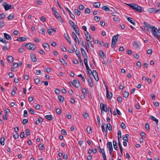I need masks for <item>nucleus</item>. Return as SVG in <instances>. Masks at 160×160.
<instances>
[{
  "label": "nucleus",
  "mask_w": 160,
  "mask_h": 160,
  "mask_svg": "<svg viewBox=\"0 0 160 160\" xmlns=\"http://www.w3.org/2000/svg\"><path fill=\"white\" fill-rule=\"evenodd\" d=\"M151 32L156 38H158L160 35V33L159 30L154 26H152V27Z\"/></svg>",
  "instance_id": "nucleus-1"
},
{
  "label": "nucleus",
  "mask_w": 160,
  "mask_h": 160,
  "mask_svg": "<svg viewBox=\"0 0 160 160\" xmlns=\"http://www.w3.org/2000/svg\"><path fill=\"white\" fill-rule=\"evenodd\" d=\"M23 46L26 47L28 49L34 50L36 48L35 45L32 43H29L26 44H23Z\"/></svg>",
  "instance_id": "nucleus-2"
},
{
  "label": "nucleus",
  "mask_w": 160,
  "mask_h": 160,
  "mask_svg": "<svg viewBox=\"0 0 160 160\" xmlns=\"http://www.w3.org/2000/svg\"><path fill=\"white\" fill-rule=\"evenodd\" d=\"M100 107L101 111L102 114V111H103L106 112H107V108L105 104H104L103 103H102L100 104Z\"/></svg>",
  "instance_id": "nucleus-3"
},
{
  "label": "nucleus",
  "mask_w": 160,
  "mask_h": 160,
  "mask_svg": "<svg viewBox=\"0 0 160 160\" xmlns=\"http://www.w3.org/2000/svg\"><path fill=\"white\" fill-rule=\"evenodd\" d=\"M106 91L107 92V98L109 97L110 99H111L112 97V92H109L108 90V87L107 85L105 86Z\"/></svg>",
  "instance_id": "nucleus-4"
},
{
  "label": "nucleus",
  "mask_w": 160,
  "mask_h": 160,
  "mask_svg": "<svg viewBox=\"0 0 160 160\" xmlns=\"http://www.w3.org/2000/svg\"><path fill=\"white\" fill-rule=\"evenodd\" d=\"M92 74L95 79L96 81H98L99 80V78L97 72L95 70H93Z\"/></svg>",
  "instance_id": "nucleus-5"
},
{
  "label": "nucleus",
  "mask_w": 160,
  "mask_h": 160,
  "mask_svg": "<svg viewBox=\"0 0 160 160\" xmlns=\"http://www.w3.org/2000/svg\"><path fill=\"white\" fill-rule=\"evenodd\" d=\"M2 6L5 9L6 11H8L11 8L12 6L11 5L8 4L7 3H5L2 5Z\"/></svg>",
  "instance_id": "nucleus-6"
},
{
  "label": "nucleus",
  "mask_w": 160,
  "mask_h": 160,
  "mask_svg": "<svg viewBox=\"0 0 160 160\" xmlns=\"http://www.w3.org/2000/svg\"><path fill=\"white\" fill-rule=\"evenodd\" d=\"M134 10L139 12H141L142 11L141 7L137 4L135 5V7Z\"/></svg>",
  "instance_id": "nucleus-7"
},
{
  "label": "nucleus",
  "mask_w": 160,
  "mask_h": 160,
  "mask_svg": "<svg viewBox=\"0 0 160 160\" xmlns=\"http://www.w3.org/2000/svg\"><path fill=\"white\" fill-rule=\"evenodd\" d=\"M88 80L89 85L90 87H92L93 85L92 82V78L90 76H88Z\"/></svg>",
  "instance_id": "nucleus-8"
},
{
  "label": "nucleus",
  "mask_w": 160,
  "mask_h": 160,
  "mask_svg": "<svg viewBox=\"0 0 160 160\" xmlns=\"http://www.w3.org/2000/svg\"><path fill=\"white\" fill-rule=\"evenodd\" d=\"M64 38L67 40V41L68 42L69 44L71 45V41L70 40V38L68 36L67 33H65L64 35Z\"/></svg>",
  "instance_id": "nucleus-9"
},
{
  "label": "nucleus",
  "mask_w": 160,
  "mask_h": 160,
  "mask_svg": "<svg viewBox=\"0 0 160 160\" xmlns=\"http://www.w3.org/2000/svg\"><path fill=\"white\" fill-rule=\"evenodd\" d=\"M73 83H74L75 87L77 88H78L80 85L79 82L75 79L73 80Z\"/></svg>",
  "instance_id": "nucleus-10"
},
{
  "label": "nucleus",
  "mask_w": 160,
  "mask_h": 160,
  "mask_svg": "<svg viewBox=\"0 0 160 160\" xmlns=\"http://www.w3.org/2000/svg\"><path fill=\"white\" fill-rule=\"evenodd\" d=\"M30 56L32 61L33 62H36L37 59L35 55L32 53H31Z\"/></svg>",
  "instance_id": "nucleus-11"
},
{
  "label": "nucleus",
  "mask_w": 160,
  "mask_h": 160,
  "mask_svg": "<svg viewBox=\"0 0 160 160\" xmlns=\"http://www.w3.org/2000/svg\"><path fill=\"white\" fill-rule=\"evenodd\" d=\"M147 11L150 13H152V12H157L159 11H160V9L156 10L155 8H151L148 9Z\"/></svg>",
  "instance_id": "nucleus-12"
},
{
  "label": "nucleus",
  "mask_w": 160,
  "mask_h": 160,
  "mask_svg": "<svg viewBox=\"0 0 160 160\" xmlns=\"http://www.w3.org/2000/svg\"><path fill=\"white\" fill-rule=\"evenodd\" d=\"M85 34L86 38V39L87 42L89 41V39H88V38H89V39H91L92 38L90 36V34L89 33V32H85Z\"/></svg>",
  "instance_id": "nucleus-13"
},
{
  "label": "nucleus",
  "mask_w": 160,
  "mask_h": 160,
  "mask_svg": "<svg viewBox=\"0 0 160 160\" xmlns=\"http://www.w3.org/2000/svg\"><path fill=\"white\" fill-rule=\"evenodd\" d=\"M143 24H144V27H146L147 29H151L152 26L148 22H144Z\"/></svg>",
  "instance_id": "nucleus-14"
},
{
  "label": "nucleus",
  "mask_w": 160,
  "mask_h": 160,
  "mask_svg": "<svg viewBox=\"0 0 160 160\" xmlns=\"http://www.w3.org/2000/svg\"><path fill=\"white\" fill-rule=\"evenodd\" d=\"M119 35L118 34L113 36L112 39V41L117 42L118 40V37Z\"/></svg>",
  "instance_id": "nucleus-15"
},
{
  "label": "nucleus",
  "mask_w": 160,
  "mask_h": 160,
  "mask_svg": "<svg viewBox=\"0 0 160 160\" xmlns=\"http://www.w3.org/2000/svg\"><path fill=\"white\" fill-rule=\"evenodd\" d=\"M67 11L68 12V13L70 14L71 18L73 19H75V16L71 12L69 9L67 7L65 8Z\"/></svg>",
  "instance_id": "nucleus-16"
},
{
  "label": "nucleus",
  "mask_w": 160,
  "mask_h": 160,
  "mask_svg": "<svg viewBox=\"0 0 160 160\" xmlns=\"http://www.w3.org/2000/svg\"><path fill=\"white\" fill-rule=\"evenodd\" d=\"M4 35L5 38L6 39L9 40L12 39V37L11 35L6 33H4Z\"/></svg>",
  "instance_id": "nucleus-17"
},
{
  "label": "nucleus",
  "mask_w": 160,
  "mask_h": 160,
  "mask_svg": "<svg viewBox=\"0 0 160 160\" xmlns=\"http://www.w3.org/2000/svg\"><path fill=\"white\" fill-rule=\"evenodd\" d=\"M69 23L70 24V25L72 27L73 29L75 28H76L77 27L75 25L74 22L73 21H72L71 20H70L69 21Z\"/></svg>",
  "instance_id": "nucleus-18"
},
{
  "label": "nucleus",
  "mask_w": 160,
  "mask_h": 160,
  "mask_svg": "<svg viewBox=\"0 0 160 160\" xmlns=\"http://www.w3.org/2000/svg\"><path fill=\"white\" fill-rule=\"evenodd\" d=\"M132 45L135 48H137L139 47V45L138 42L136 41H134L133 42Z\"/></svg>",
  "instance_id": "nucleus-19"
},
{
  "label": "nucleus",
  "mask_w": 160,
  "mask_h": 160,
  "mask_svg": "<svg viewBox=\"0 0 160 160\" xmlns=\"http://www.w3.org/2000/svg\"><path fill=\"white\" fill-rule=\"evenodd\" d=\"M107 146L109 149V150L113 149L112 144L111 142H108Z\"/></svg>",
  "instance_id": "nucleus-20"
},
{
  "label": "nucleus",
  "mask_w": 160,
  "mask_h": 160,
  "mask_svg": "<svg viewBox=\"0 0 160 160\" xmlns=\"http://www.w3.org/2000/svg\"><path fill=\"white\" fill-rule=\"evenodd\" d=\"M7 60L10 63H12L13 61V58L11 56H8Z\"/></svg>",
  "instance_id": "nucleus-21"
},
{
  "label": "nucleus",
  "mask_w": 160,
  "mask_h": 160,
  "mask_svg": "<svg viewBox=\"0 0 160 160\" xmlns=\"http://www.w3.org/2000/svg\"><path fill=\"white\" fill-rule=\"evenodd\" d=\"M150 119L153 120V121H155L157 124H158V119H156L154 117L152 116H150Z\"/></svg>",
  "instance_id": "nucleus-22"
},
{
  "label": "nucleus",
  "mask_w": 160,
  "mask_h": 160,
  "mask_svg": "<svg viewBox=\"0 0 160 160\" xmlns=\"http://www.w3.org/2000/svg\"><path fill=\"white\" fill-rule=\"evenodd\" d=\"M81 44L83 46V47L85 48V49L87 50V51L88 52V51L87 49V45L86 42L83 41H82Z\"/></svg>",
  "instance_id": "nucleus-23"
},
{
  "label": "nucleus",
  "mask_w": 160,
  "mask_h": 160,
  "mask_svg": "<svg viewBox=\"0 0 160 160\" xmlns=\"http://www.w3.org/2000/svg\"><path fill=\"white\" fill-rule=\"evenodd\" d=\"M58 98L60 102L62 103L63 102L64 98L61 95H58Z\"/></svg>",
  "instance_id": "nucleus-24"
},
{
  "label": "nucleus",
  "mask_w": 160,
  "mask_h": 160,
  "mask_svg": "<svg viewBox=\"0 0 160 160\" xmlns=\"http://www.w3.org/2000/svg\"><path fill=\"white\" fill-rule=\"evenodd\" d=\"M127 20L129 22H130L132 24L134 25H135V23L132 20V18L130 17H128L127 18Z\"/></svg>",
  "instance_id": "nucleus-25"
},
{
  "label": "nucleus",
  "mask_w": 160,
  "mask_h": 160,
  "mask_svg": "<svg viewBox=\"0 0 160 160\" xmlns=\"http://www.w3.org/2000/svg\"><path fill=\"white\" fill-rule=\"evenodd\" d=\"M99 54L102 58H105V54L102 51H99Z\"/></svg>",
  "instance_id": "nucleus-26"
},
{
  "label": "nucleus",
  "mask_w": 160,
  "mask_h": 160,
  "mask_svg": "<svg viewBox=\"0 0 160 160\" xmlns=\"http://www.w3.org/2000/svg\"><path fill=\"white\" fill-rule=\"evenodd\" d=\"M45 117L46 119L49 120H51L53 118L51 115H47L45 116Z\"/></svg>",
  "instance_id": "nucleus-27"
},
{
  "label": "nucleus",
  "mask_w": 160,
  "mask_h": 160,
  "mask_svg": "<svg viewBox=\"0 0 160 160\" xmlns=\"http://www.w3.org/2000/svg\"><path fill=\"white\" fill-rule=\"evenodd\" d=\"M113 143L114 149L117 151L118 150V147L117 146V143L116 141L115 140H113Z\"/></svg>",
  "instance_id": "nucleus-28"
},
{
  "label": "nucleus",
  "mask_w": 160,
  "mask_h": 160,
  "mask_svg": "<svg viewBox=\"0 0 160 160\" xmlns=\"http://www.w3.org/2000/svg\"><path fill=\"white\" fill-rule=\"evenodd\" d=\"M100 5V3L99 2H96L94 3L93 6L96 8H98Z\"/></svg>",
  "instance_id": "nucleus-29"
},
{
  "label": "nucleus",
  "mask_w": 160,
  "mask_h": 160,
  "mask_svg": "<svg viewBox=\"0 0 160 160\" xmlns=\"http://www.w3.org/2000/svg\"><path fill=\"white\" fill-rule=\"evenodd\" d=\"M92 41H89L88 42H87V44L90 47V48L91 50L93 48V46L92 44Z\"/></svg>",
  "instance_id": "nucleus-30"
},
{
  "label": "nucleus",
  "mask_w": 160,
  "mask_h": 160,
  "mask_svg": "<svg viewBox=\"0 0 160 160\" xmlns=\"http://www.w3.org/2000/svg\"><path fill=\"white\" fill-rule=\"evenodd\" d=\"M60 61L62 64L64 65H66L67 64L66 61L63 58L60 59Z\"/></svg>",
  "instance_id": "nucleus-31"
},
{
  "label": "nucleus",
  "mask_w": 160,
  "mask_h": 160,
  "mask_svg": "<svg viewBox=\"0 0 160 160\" xmlns=\"http://www.w3.org/2000/svg\"><path fill=\"white\" fill-rule=\"evenodd\" d=\"M129 95V92L126 91H125L123 94V96L125 98H127Z\"/></svg>",
  "instance_id": "nucleus-32"
},
{
  "label": "nucleus",
  "mask_w": 160,
  "mask_h": 160,
  "mask_svg": "<svg viewBox=\"0 0 160 160\" xmlns=\"http://www.w3.org/2000/svg\"><path fill=\"white\" fill-rule=\"evenodd\" d=\"M81 53L82 56L84 58H88L87 55L85 50L84 51H82V52Z\"/></svg>",
  "instance_id": "nucleus-33"
},
{
  "label": "nucleus",
  "mask_w": 160,
  "mask_h": 160,
  "mask_svg": "<svg viewBox=\"0 0 160 160\" xmlns=\"http://www.w3.org/2000/svg\"><path fill=\"white\" fill-rule=\"evenodd\" d=\"M102 8L103 10H105L106 11H108L110 10V9L108 7L106 6H103Z\"/></svg>",
  "instance_id": "nucleus-34"
},
{
  "label": "nucleus",
  "mask_w": 160,
  "mask_h": 160,
  "mask_svg": "<svg viewBox=\"0 0 160 160\" xmlns=\"http://www.w3.org/2000/svg\"><path fill=\"white\" fill-rule=\"evenodd\" d=\"M102 130L103 132H106V133H107L108 130L107 129V128L104 127V125H102Z\"/></svg>",
  "instance_id": "nucleus-35"
},
{
  "label": "nucleus",
  "mask_w": 160,
  "mask_h": 160,
  "mask_svg": "<svg viewBox=\"0 0 160 160\" xmlns=\"http://www.w3.org/2000/svg\"><path fill=\"white\" fill-rule=\"evenodd\" d=\"M4 140L5 139L4 137H2L1 138L0 142L2 145H4Z\"/></svg>",
  "instance_id": "nucleus-36"
},
{
  "label": "nucleus",
  "mask_w": 160,
  "mask_h": 160,
  "mask_svg": "<svg viewBox=\"0 0 160 160\" xmlns=\"http://www.w3.org/2000/svg\"><path fill=\"white\" fill-rule=\"evenodd\" d=\"M108 128L109 131H112V128L111 125L109 123H108Z\"/></svg>",
  "instance_id": "nucleus-37"
},
{
  "label": "nucleus",
  "mask_w": 160,
  "mask_h": 160,
  "mask_svg": "<svg viewBox=\"0 0 160 160\" xmlns=\"http://www.w3.org/2000/svg\"><path fill=\"white\" fill-rule=\"evenodd\" d=\"M42 46L44 48H46L47 49H49V45L48 43H44L42 44Z\"/></svg>",
  "instance_id": "nucleus-38"
},
{
  "label": "nucleus",
  "mask_w": 160,
  "mask_h": 160,
  "mask_svg": "<svg viewBox=\"0 0 160 160\" xmlns=\"http://www.w3.org/2000/svg\"><path fill=\"white\" fill-rule=\"evenodd\" d=\"M75 30L76 33L79 36L80 35L79 31L78 28L77 27L76 28L74 29Z\"/></svg>",
  "instance_id": "nucleus-39"
},
{
  "label": "nucleus",
  "mask_w": 160,
  "mask_h": 160,
  "mask_svg": "<svg viewBox=\"0 0 160 160\" xmlns=\"http://www.w3.org/2000/svg\"><path fill=\"white\" fill-rule=\"evenodd\" d=\"M128 6H129L131 8H132L133 9H134L135 7V5L134 4H133L132 3V4H126Z\"/></svg>",
  "instance_id": "nucleus-40"
},
{
  "label": "nucleus",
  "mask_w": 160,
  "mask_h": 160,
  "mask_svg": "<svg viewBox=\"0 0 160 160\" xmlns=\"http://www.w3.org/2000/svg\"><path fill=\"white\" fill-rule=\"evenodd\" d=\"M87 58H85L83 60V62L86 67H87V66H88V63Z\"/></svg>",
  "instance_id": "nucleus-41"
},
{
  "label": "nucleus",
  "mask_w": 160,
  "mask_h": 160,
  "mask_svg": "<svg viewBox=\"0 0 160 160\" xmlns=\"http://www.w3.org/2000/svg\"><path fill=\"white\" fill-rule=\"evenodd\" d=\"M87 130L88 133L90 134L92 132L91 129L90 127H88L87 128Z\"/></svg>",
  "instance_id": "nucleus-42"
},
{
  "label": "nucleus",
  "mask_w": 160,
  "mask_h": 160,
  "mask_svg": "<svg viewBox=\"0 0 160 160\" xmlns=\"http://www.w3.org/2000/svg\"><path fill=\"white\" fill-rule=\"evenodd\" d=\"M44 145L43 144H40L39 145L38 148L40 150H42L43 149Z\"/></svg>",
  "instance_id": "nucleus-43"
},
{
  "label": "nucleus",
  "mask_w": 160,
  "mask_h": 160,
  "mask_svg": "<svg viewBox=\"0 0 160 160\" xmlns=\"http://www.w3.org/2000/svg\"><path fill=\"white\" fill-rule=\"evenodd\" d=\"M75 53H76L77 57H78V58L80 57V52L78 50L76 49L75 50Z\"/></svg>",
  "instance_id": "nucleus-44"
},
{
  "label": "nucleus",
  "mask_w": 160,
  "mask_h": 160,
  "mask_svg": "<svg viewBox=\"0 0 160 160\" xmlns=\"http://www.w3.org/2000/svg\"><path fill=\"white\" fill-rule=\"evenodd\" d=\"M56 112L58 114H60L61 113V109L59 108H56Z\"/></svg>",
  "instance_id": "nucleus-45"
},
{
  "label": "nucleus",
  "mask_w": 160,
  "mask_h": 160,
  "mask_svg": "<svg viewBox=\"0 0 160 160\" xmlns=\"http://www.w3.org/2000/svg\"><path fill=\"white\" fill-rule=\"evenodd\" d=\"M56 18L60 22H63V19L60 16H58V17H57Z\"/></svg>",
  "instance_id": "nucleus-46"
},
{
  "label": "nucleus",
  "mask_w": 160,
  "mask_h": 160,
  "mask_svg": "<svg viewBox=\"0 0 160 160\" xmlns=\"http://www.w3.org/2000/svg\"><path fill=\"white\" fill-rule=\"evenodd\" d=\"M75 13L77 14L78 15H79L80 14V12L78 9H75L74 10Z\"/></svg>",
  "instance_id": "nucleus-47"
},
{
  "label": "nucleus",
  "mask_w": 160,
  "mask_h": 160,
  "mask_svg": "<svg viewBox=\"0 0 160 160\" xmlns=\"http://www.w3.org/2000/svg\"><path fill=\"white\" fill-rule=\"evenodd\" d=\"M72 37L74 39H75V38H77V37L76 35V34L74 32H72Z\"/></svg>",
  "instance_id": "nucleus-48"
},
{
  "label": "nucleus",
  "mask_w": 160,
  "mask_h": 160,
  "mask_svg": "<svg viewBox=\"0 0 160 160\" xmlns=\"http://www.w3.org/2000/svg\"><path fill=\"white\" fill-rule=\"evenodd\" d=\"M117 42H116L114 41H112L111 43V47L112 48H114L115 45H116Z\"/></svg>",
  "instance_id": "nucleus-49"
},
{
  "label": "nucleus",
  "mask_w": 160,
  "mask_h": 160,
  "mask_svg": "<svg viewBox=\"0 0 160 160\" xmlns=\"http://www.w3.org/2000/svg\"><path fill=\"white\" fill-rule=\"evenodd\" d=\"M145 128L147 130H149V124L148 123H146V124Z\"/></svg>",
  "instance_id": "nucleus-50"
},
{
  "label": "nucleus",
  "mask_w": 160,
  "mask_h": 160,
  "mask_svg": "<svg viewBox=\"0 0 160 160\" xmlns=\"http://www.w3.org/2000/svg\"><path fill=\"white\" fill-rule=\"evenodd\" d=\"M121 128L123 129H125L126 128V126L125 125L123 122H121Z\"/></svg>",
  "instance_id": "nucleus-51"
},
{
  "label": "nucleus",
  "mask_w": 160,
  "mask_h": 160,
  "mask_svg": "<svg viewBox=\"0 0 160 160\" xmlns=\"http://www.w3.org/2000/svg\"><path fill=\"white\" fill-rule=\"evenodd\" d=\"M14 15L12 14H10L8 17V19H11L13 18Z\"/></svg>",
  "instance_id": "nucleus-52"
},
{
  "label": "nucleus",
  "mask_w": 160,
  "mask_h": 160,
  "mask_svg": "<svg viewBox=\"0 0 160 160\" xmlns=\"http://www.w3.org/2000/svg\"><path fill=\"white\" fill-rule=\"evenodd\" d=\"M60 48L61 50L64 52H65L67 51L66 48L64 47L61 46L60 47Z\"/></svg>",
  "instance_id": "nucleus-53"
},
{
  "label": "nucleus",
  "mask_w": 160,
  "mask_h": 160,
  "mask_svg": "<svg viewBox=\"0 0 160 160\" xmlns=\"http://www.w3.org/2000/svg\"><path fill=\"white\" fill-rule=\"evenodd\" d=\"M28 122V120L27 119H24L22 122V123L23 124H26Z\"/></svg>",
  "instance_id": "nucleus-54"
},
{
  "label": "nucleus",
  "mask_w": 160,
  "mask_h": 160,
  "mask_svg": "<svg viewBox=\"0 0 160 160\" xmlns=\"http://www.w3.org/2000/svg\"><path fill=\"white\" fill-rule=\"evenodd\" d=\"M28 116V114L27 111L26 110H25L24 111L23 116L24 117H27Z\"/></svg>",
  "instance_id": "nucleus-55"
},
{
  "label": "nucleus",
  "mask_w": 160,
  "mask_h": 160,
  "mask_svg": "<svg viewBox=\"0 0 160 160\" xmlns=\"http://www.w3.org/2000/svg\"><path fill=\"white\" fill-rule=\"evenodd\" d=\"M34 81L36 83L38 84L40 83V80L39 78H37L35 79Z\"/></svg>",
  "instance_id": "nucleus-56"
},
{
  "label": "nucleus",
  "mask_w": 160,
  "mask_h": 160,
  "mask_svg": "<svg viewBox=\"0 0 160 160\" xmlns=\"http://www.w3.org/2000/svg\"><path fill=\"white\" fill-rule=\"evenodd\" d=\"M13 137L15 139H17L18 138L19 135L17 133H16L14 134Z\"/></svg>",
  "instance_id": "nucleus-57"
},
{
  "label": "nucleus",
  "mask_w": 160,
  "mask_h": 160,
  "mask_svg": "<svg viewBox=\"0 0 160 160\" xmlns=\"http://www.w3.org/2000/svg\"><path fill=\"white\" fill-rule=\"evenodd\" d=\"M90 28L92 31H94L95 30V28L94 26L92 24L90 25Z\"/></svg>",
  "instance_id": "nucleus-58"
},
{
  "label": "nucleus",
  "mask_w": 160,
  "mask_h": 160,
  "mask_svg": "<svg viewBox=\"0 0 160 160\" xmlns=\"http://www.w3.org/2000/svg\"><path fill=\"white\" fill-rule=\"evenodd\" d=\"M61 131H62L61 132L62 134L64 135H67V132L64 129H62Z\"/></svg>",
  "instance_id": "nucleus-59"
},
{
  "label": "nucleus",
  "mask_w": 160,
  "mask_h": 160,
  "mask_svg": "<svg viewBox=\"0 0 160 160\" xmlns=\"http://www.w3.org/2000/svg\"><path fill=\"white\" fill-rule=\"evenodd\" d=\"M90 9L89 8H87L86 9L85 12L86 13H89L90 12Z\"/></svg>",
  "instance_id": "nucleus-60"
},
{
  "label": "nucleus",
  "mask_w": 160,
  "mask_h": 160,
  "mask_svg": "<svg viewBox=\"0 0 160 160\" xmlns=\"http://www.w3.org/2000/svg\"><path fill=\"white\" fill-rule=\"evenodd\" d=\"M147 52L148 54H151L152 53V50L151 49H148Z\"/></svg>",
  "instance_id": "nucleus-61"
},
{
  "label": "nucleus",
  "mask_w": 160,
  "mask_h": 160,
  "mask_svg": "<svg viewBox=\"0 0 160 160\" xmlns=\"http://www.w3.org/2000/svg\"><path fill=\"white\" fill-rule=\"evenodd\" d=\"M29 112L31 113L32 114H33L34 112V110L32 108H30L29 109Z\"/></svg>",
  "instance_id": "nucleus-62"
},
{
  "label": "nucleus",
  "mask_w": 160,
  "mask_h": 160,
  "mask_svg": "<svg viewBox=\"0 0 160 160\" xmlns=\"http://www.w3.org/2000/svg\"><path fill=\"white\" fill-rule=\"evenodd\" d=\"M55 92L57 94H58L60 92L59 90L58 89H56L55 90Z\"/></svg>",
  "instance_id": "nucleus-63"
},
{
  "label": "nucleus",
  "mask_w": 160,
  "mask_h": 160,
  "mask_svg": "<svg viewBox=\"0 0 160 160\" xmlns=\"http://www.w3.org/2000/svg\"><path fill=\"white\" fill-rule=\"evenodd\" d=\"M5 17V15L3 13L0 14V19L4 18Z\"/></svg>",
  "instance_id": "nucleus-64"
}]
</instances>
